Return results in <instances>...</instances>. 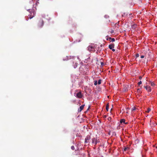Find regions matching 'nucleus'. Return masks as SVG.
I'll return each mask as SVG.
<instances>
[{"instance_id": "1", "label": "nucleus", "mask_w": 157, "mask_h": 157, "mask_svg": "<svg viewBox=\"0 0 157 157\" xmlns=\"http://www.w3.org/2000/svg\"><path fill=\"white\" fill-rule=\"evenodd\" d=\"M44 22L43 19L40 18L38 20L36 23V26L38 28H41L44 25Z\"/></svg>"}, {"instance_id": "2", "label": "nucleus", "mask_w": 157, "mask_h": 157, "mask_svg": "<svg viewBox=\"0 0 157 157\" xmlns=\"http://www.w3.org/2000/svg\"><path fill=\"white\" fill-rule=\"evenodd\" d=\"M28 10L30 11V14H29V19H31L35 16L36 14L35 11L34 9L32 10L31 11L30 10Z\"/></svg>"}, {"instance_id": "3", "label": "nucleus", "mask_w": 157, "mask_h": 157, "mask_svg": "<svg viewBox=\"0 0 157 157\" xmlns=\"http://www.w3.org/2000/svg\"><path fill=\"white\" fill-rule=\"evenodd\" d=\"M88 49L90 51H92L94 52L95 51V50L93 45H89L88 47Z\"/></svg>"}, {"instance_id": "4", "label": "nucleus", "mask_w": 157, "mask_h": 157, "mask_svg": "<svg viewBox=\"0 0 157 157\" xmlns=\"http://www.w3.org/2000/svg\"><path fill=\"white\" fill-rule=\"evenodd\" d=\"M144 88L148 92H150L151 90V88L149 86H144Z\"/></svg>"}, {"instance_id": "5", "label": "nucleus", "mask_w": 157, "mask_h": 157, "mask_svg": "<svg viewBox=\"0 0 157 157\" xmlns=\"http://www.w3.org/2000/svg\"><path fill=\"white\" fill-rule=\"evenodd\" d=\"M90 139V136L89 135H88L85 139V143H87L89 142V140Z\"/></svg>"}, {"instance_id": "6", "label": "nucleus", "mask_w": 157, "mask_h": 157, "mask_svg": "<svg viewBox=\"0 0 157 157\" xmlns=\"http://www.w3.org/2000/svg\"><path fill=\"white\" fill-rule=\"evenodd\" d=\"M82 96L81 92H79L76 94V97L78 98H81Z\"/></svg>"}, {"instance_id": "7", "label": "nucleus", "mask_w": 157, "mask_h": 157, "mask_svg": "<svg viewBox=\"0 0 157 157\" xmlns=\"http://www.w3.org/2000/svg\"><path fill=\"white\" fill-rule=\"evenodd\" d=\"M98 143V141L96 138H94L92 139V143L96 144Z\"/></svg>"}, {"instance_id": "8", "label": "nucleus", "mask_w": 157, "mask_h": 157, "mask_svg": "<svg viewBox=\"0 0 157 157\" xmlns=\"http://www.w3.org/2000/svg\"><path fill=\"white\" fill-rule=\"evenodd\" d=\"M131 14H128V13H123V14L122 15V16L123 17H128V15L130 16V15Z\"/></svg>"}, {"instance_id": "9", "label": "nucleus", "mask_w": 157, "mask_h": 157, "mask_svg": "<svg viewBox=\"0 0 157 157\" xmlns=\"http://www.w3.org/2000/svg\"><path fill=\"white\" fill-rule=\"evenodd\" d=\"M120 122L121 123H124L125 124H128V123L125 122V120L124 119H121L120 120Z\"/></svg>"}, {"instance_id": "10", "label": "nucleus", "mask_w": 157, "mask_h": 157, "mask_svg": "<svg viewBox=\"0 0 157 157\" xmlns=\"http://www.w3.org/2000/svg\"><path fill=\"white\" fill-rule=\"evenodd\" d=\"M78 63H77L75 62H74V61H73V65L74 66V68H76L77 66Z\"/></svg>"}, {"instance_id": "11", "label": "nucleus", "mask_w": 157, "mask_h": 157, "mask_svg": "<svg viewBox=\"0 0 157 157\" xmlns=\"http://www.w3.org/2000/svg\"><path fill=\"white\" fill-rule=\"evenodd\" d=\"M114 44H111L109 45V47L110 49H112L113 48H114Z\"/></svg>"}, {"instance_id": "12", "label": "nucleus", "mask_w": 157, "mask_h": 157, "mask_svg": "<svg viewBox=\"0 0 157 157\" xmlns=\"http://www.w3.org/2000/svg\"><path fill=\"white\" fill-rule=\"evenodd\" d=\"M85 105H83L80 106L79 108L80 110H79V111H81L83 110Z\"/></svg>"}, {"instance_id": "13", "label": "nucleus", "mask_w": 157, "mask_h": 157, "mask_svg": "<svg viewBox=\"0 0 157 157\" xmlns=\"http://www.w3.org/2000/svg\"><path fill=\"white\" fill-rule=\"evenodd\" d=\"M149 84L151 85V86H154L155 85V84L153 82H150V83Z\"/></svg>"}, {"instance_id": "14", "label": "nucleus", "mask_w": 157, "mask_h": 157, "mask_svg": "<svg viewBox=\"0 0 157 157\" xmlns=\"http://www.w3.org/2000/svg\"><path fill=\"white\" fill-rule=\"evenodd\" d=\"M109 108V104L108 103L107 104L106 106V109L107 111H108Z\"/></svg>"}, {"instance_id": "15", "label": "nucleus", "mask_w": 157, "mask_h": 157, "mask_svg": "<svg viewBox=\"0 0 157 157\" xmlns=\"http://www.w3.org/2000/svg\"><path fill=\"white\" fill-rule=\"evenodd\" d=\"M137 26V25L134 24L132 26V28L133 29H135Z\"/></svg>"}, {"instance_id": "16", "label": "nucleus", "mask_w": 157, "mask_h": 157, "mask_svg": "<svg viewBox=\"0 0 157 157\" xmlns=\"http://www.w3.org/2000/svg\"><path fill=\"white\" fill-rule=\"evenodd\" d=\"M151 109L150 108H148L147 109V110L146 111V112L147 113H148L150 111Z\"/></svg>"}, {"instance_id": "17", "label": "nucleus", "mask_w": 157, "mask_h": 157, "mask_svg": "<svg viewBox=\"0 0 157 157\" xmlns=\"http://www.w3.org/2000/svg\"><path fill=\"white\" fill-rule=\"evenodd\" d=\"M101 79L99 80L98 81V84L99 85L101 84Z\"/></svg>"}, {"instance_id": "18", "label": "nucleus", "mask_w": 157, "mask_h": 157, "mask_svg": "<svg viewBox=\"0 0 157 157\" xmlns=\"http://www.w3.org/2000/svg\"><path fill=\"white\" fill-rule=\"evenodd\" d=\"M136 108L135 107H134L132 109V111H134L136 110Z\"/></svg>"}, {"instance_id": "19", "label": "nucleus", "mask_w": 157, "mask_h": 157, "mask_svg": "<svg viewBox=\"0 0 157 157\" xmlns=\"http://www.w3.org/2000/svg\"><path fill=\"white\" fill-rule=\"evenodd\" d=\"M111 119H112V118H111V117H108V120L109 121H111Z\"/></svg>"}, {"instance_id": "20", "label": "nucleus", "mask_w": 157, "mask_h": 157, "mask_svg": "<svg viewBox=\"0 0 157 157\" xmlns=\"http://www.w3.org/2000/svg\"><path fill=\"white\" fill-rule=\"evenodd\" d=\"M94 85H96L97 84V81H94Z\"/></svg>"}, {"instance_id": "21", "label": "nucleus", "mask_w": 157, "mask_h": 157, "mask_svg": "<svg viewBox=\"0 0 157 157\" xmlns=\"http://www.w3.org/2000/svg\"><path fill=\"white\" fill-rule=\"evenodd\" d=\"M115 40L114 38H112V39H111V41L112 42H114L115 41Z\"/></svg>"}, {"instance_id": "22", "label": "nucleus", "mask_w": 157, "mask_h": 157, "mask_svg": "<svg viewBox=\"0 0 157 157\" xmlns=\"http://www.w3.org/2000/svg\"><path fill=\"white\" fill-rule=\"evenodd\" d=\"M137 92L139 93L140 92V89H137Z\"/></svg>"}, {"instance_id": "23", "label": "nucleus", "mask_w": 157, "mask_h": 157, "mask_svg": "<svg viewBox=\"0 0 157 157\" xmlns=\"http://www.w3.org/2000/svg\"><path fill=\"white\" fill-rule=\"evenodd\" d=\"M71 148L73 150H74L75 149V147L73 146H71Z\"/></svg>"}, {"instance_id": "24", "label": "nucleus", "mask_w": 157, "mask_h": 157, "mask_svg": "<svg viewBox=\"0 0 157 157\" xmlns=\"http://www.w3.org/2000/svg\"><path fill=\"white\" fill-rule=\"evenodd\" d=\"M138 85L139 86L140 85L142 84V82L141 81H140L139 82H138Z\"/></svg>"}, {"instance_id": "25", "label": "nucleus", "mask_w": 157, "mask_h": 157, "mask_svg": "<svg viewBox=\"0 0 157 157\" xmlns=\"http://www.w3.org/2000/svg\"><path fill=\"white\" fill-rule=\"evenodd\" d=\"M128 149V147H125L124 149V151H126L127 149Z\"/></svg>"}, {"instance_id": "26", "label": "nucleus", "mask_w": 157, "mask_h": 157, "mask_svg": "<svg viewBox=\"0 0 157 157\" xmlns=\"http://www.w3.org/2000/svg\"><path fill=\"white\" fill-rule=\"evenodd\" d=\"M117 27V24H116L113 27L114 29H116Z\"/></svg>"}, {"instance_id": "27", "label": "nucleus", "mask_w": 157, "mask_h": 157, "mask_svg": "<svg viewBox=\"0 0 157 157\" xmlns=\"http://www.w3.org/2000/svg\"><path fill=\"white\" fill-rule=\"evenodd\" d=\"M104 65V63L103 62H101V66L102 67Z\"/></svg>"}, {"instance_id": "28", "label": "nucleus", "mask_w": 157, "mask_h": 157, "mask_svg": "<svg viewBox=\"0 0 157 157\" xmlns=\"http://www.w3.org/2000/svg\"><path fill=\"white\" fill-rule=\"evenodd\" d=\"M114 33V31L113 30H112L110 32V33L111 34H113Z\"/></svg>"}, {"instance_id": "29", "label": "nucleus", "mask_w": 157, "mask_h": 157, "mask_svg": "<svg viewBox=\"0 0 157 157\" xmlns=\"http://www.w3.org/2000/svg\"><path fill=\"white\" fill-rule=\"evenodd\" d=\"M139 56V54H137L136 55V57H138Z\"/></svg>"}, {"instance_id": "30", "label": "nucleus", "mask_w": 157, "mask_h": 157, "mask_svg": "<svg viewBox=\"0 0 157 157\" xmlns=\"http://www.w3.org/2000/svg\"><path fill=\"white\" fill-rule=\"evenodd\" d=\"M140 57H141V58H144V56H141Z\"/></svg>"}, {"instance_id": "31", "label": "nucleus", "mask_w": 157, "mask_h": 157, "mask_svg": "<svg viewBox=\"0 0 157 157\" xmlns=\"http://www.w3.org/2000/svg\"><path fill=\"white\" fill-rule=\"evenodd\" d=\"M106 115H104V116H103V117L104 118H106Z\"/></svg>"}, {"instance_id": "32", "label": "nucleus", "mask_w": 157, "mask_h": 157, "mask_svg": "<svg viewBox=\"0 0 157 157\" xmlns=\"http://www.w3.org/2000/svg\"><path fill=\"white\" fill-rule=\"evenodd\" d=\"M139 78L140 79H141L142 78V77L141 76H140L139 77Z\"/></svg>"}, {"instance_id": "33", "label": "nucleus", "mask_w": 157, "mask_h": 157, "mask_svg": "<svg viewBox=\"0 0 157 157\" xmlns=\"http://www.w3.org/2000/svg\"><path fill=\"white\" fill-rule=\"evenodd\" d=\"M111 50H112V51H113V52H115V49H114L113 48Z\"/></svg>"}, {"instance_id": "34", "label": "nucleus", "mask_w": 157, "mask_h": 157, "mask_svg": "<svg viewBox=\"0 0 157 157\" xmlns=\"http://www.w3.org/2000/svg\"><path fill=\"white\" fill-rule=\"evenodd\" d=\"M109 40H111V39H112V38H111V37H109Z\"/></svg>"}, {"instance_id": "35", "label": "nucleus", "mask_w": 157, "mask_h": 157, "mask_svg": "<svg viewBox=\"0 0 157 157\" xmlns=\"http://www.w3.org/2000/svg\"><path fill=\"white\" fill-rule=\"evenodd\" d=\"M36 0V1H37H37H39V0Z\"/></svg>"}, {"instance_id": "36", "label": "nucleus", "mask_w": 157, "mask_h": 157, "mask_svg": "<svg viewBox=\"0 0 157 157\" xmlns=\"http://www.w3.org/2000/svg\"><path fill=\"white\" fill-rule=\"evenodd\" d=\"M156 148L157 149V146L156 147Z\"/></svg>"}]
</instances>
